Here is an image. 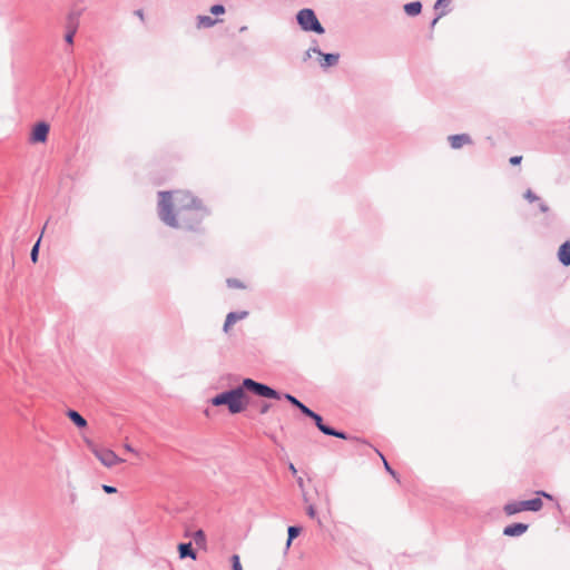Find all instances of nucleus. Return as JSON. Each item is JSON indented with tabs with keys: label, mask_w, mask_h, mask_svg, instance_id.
I'll list each match as a JSON object with an SVG mask.
<instances>
[{
	"label": "nucleus",
	"mask_w": 570,
	"mask_h": 570,
	"mask_svg": "<svg viewBox=\"0 0 570 570\" xmlns=\"http://www.w3.org/2000/svg\"><path fill=\"white\" fill-rule=\"evenodd\" d=\"M523 196L529 203L540 202V197L537 196L531 189H527Z\"/></svg>",
	"instance_id": "nucleus-25"
},
{
	"label": "nucleus",
	"mask_w": 570,
	"mask_h": 570,
	"mask_svg": "<svg viewBox=\"0 0 570 570\" xmlns=\"http://www.w3.org/2000/svg\"><path fill=\"white\" fill-rule=\"evenodd\" d=\"M219 19H214L209 16H198L197 17V28H210L219 22Z\"/></svg>",
	"instance_id": "nucleus-17"
},
{
	"label": "nucleus",
	"mask_w": 570,
	"mask_h": 570,
	"mask_svg": "<svg viewBox=\"0 0 570 570\" xmlns=\"http://www.w3.org/2000/svg\"><path fill=\"white\" fill-rule=\"evenodd\" d=\"M238 386L242 389L243 393L248 391L257 396L274 400H279L282 397V394L275 389L268 386L267 384L257 382L250 377L244 379L242 384Z\"/></svg>",
	"instance_id": "nucleus-4"
},
{
	"label": "nucleus",
	"mask_w": 570,
	"mask_h": 570,
	"mask_svg": "<svg viewBox=\"0 0 570 570\" xmlns=\"http://www.w3.org/2000/svg\"><path fill=\"white\" fill-rule=\"evenodd\" d=\"M248 316L247 311H239V312H230L227 314L223 331L225 333H228L229 327L235 324L237 321L244 320Z\"/></svg>",
	"instance_id": "nucleus-12"
},
{
	"label": "nucleus",
	"mask_w": 570,
	"mask_h": 570,
	"mask_svg": "<svg viewBox=\"0 0 570 570\" xmlns=\"http://www.w3.org/2000/svg\"><path fill=\"white\" fill-rule=\"evenodd\" d=\"M193 539L195 541V543L197 546H204L206 543V535H205V532L203 530H197L194 535H193Z\"/></svg>",
	"instance_id": "nucleus-22"
},
{
	"label": "nucleus",
	"mask_w": 570,
	"mask_h": 570,
	"mask_svg": "<svg viewBox=\"0 0 570 570\" xmlns=\"http://www.w3.org/2000/svg\"><path fill=\"white\" fill-rule=\"evenodd\" d=\"M326 435L335 436V438H338V439H342V440H350L351 439V436L347 433H345L343 431H340V430H336V429H334L332 426L327 430Z\"/></svg>",
	"instance_id": "nucleus-21"
},
{
	"label": "nucleus",
	"mask_w": 570,
	"mask_h": 570,
	"mask_svg": "<svg viewBox=\"0 0 570 570\" xmlns=\"http://www.w3.org/2000/svg\"><path fill=\"white\" fill-rule=\"evenodd\" d=\"M376 452H377V454L381 456V459L383 461L385 471L387 473H390L397 482H400L397 473L395 472V470L392 469L390 463L386 461L385 456L379 450H376Z\"/></svg>",
	"instance_id": "nucleus-20"
},
{
	"label": "nucleus",
	"mask_w": 570,
	"mask_h": 570,
	"mask_svg": "<svg viewBox=\"0 0 570 570\" xmlns=\"http://www.w3.org/2000/svg\"><path fill=\"white\" fill-rule=\"evenodd\" d=\"M298 410L301 411L302 414H304L307 417H311L312 414L314 413V411L306 406L304 403L299 405Z\"/></svg>",
	"instance_id": "nucleus-28"
},
{
	"label": "nucleus",
	"mask_w": 570,
	"mask_h": 570,
	"mask_svg": "<svg viewBox=\"0 0 570 570\" xmlns=\"http://www.w3.org/2000/svg\"><path fill=\"white\" fill-rule=\"evenodd\" d=\"M94 453L96 455V458L105 465V466H108V468H111L114 465H116L117 463L121 462L122 460H120L117 454L109 450V449H96L94 450Z\"/></svg>",
	"instance_id": "nucleus-8"
},
{
	"label": "nucleus",
	"mask_w": 570,
	"mask_h": 570,
	"mask_svg": "<svg viewBox=\"0 0 570 570\" xmlns=\"http://www.w3.org/2000/svg\"><path fill=\"white\" fill-rule=\"evenodd\" d=\"M178 553L180 559L190 558L195 560L197 558V553L194 550L191 542H184L178 544Z\"/></svg>",
	"instance_id": "nucleus-14"
},
{
	"label": "nucleus",
	"mask_w": 570,
	"mask_h": 570,
	"mask_svg": "<svg viewBox=\"0 0 570 570\" xmlns=\"http://www.w3.org/2000/svg\"><path fill=\"white\" fill-rule=\"evenodd\" d=\"M537 493H538L539 495H543V497H546V498H548V499H551V495H550L549 493L544 492V491H538Z\"/></svg>",
	"instance_id": "nucleus-41"
},
{
	"label": "nucleus",
	"mask_w": 570,
	"mask_h": 570,
	"mask_svg": "<svg viewBox=\"0 0 570 570\" xmlns=\"http://www.w3.org/2000/svg\"><path fill=\"white\" fill-rule=\"evenodd\" d=\"M450 4V0H436L435 4H434V9L435 10H439L441 8H445Z\"/></svg>",
	"instance_id": "nucleus-30"
},
{
	"label": "nucleus",
	"mask_w": 570,
	"mask_h": 570,
	"mask_svg": "<svg viewBox=\"0 0 570 570\" xmlns=\"http://www.w3.org/2000/svg\"><path fill=\"white\" fill-rule=\"evenodd\" d=\"M245 399L246 394L239 386H236L216 394L210 399V403L214 406L226 405L230 414H238L246 409Z\"/></svg>",
	"instance_id": "nucleus-2"
},
{
	"label": "nucleus",
	"mask_w": 570,
	"mask_h": 570,
	"mask_svg": "<svg viewBox=\"0 0 570 570\" xmlns=\"http://www.w3.org/2000/svg\"><path fill=\"white\" fill-rule=\"evenodd\" d=\"M404 11L410 17L417 16L422 11V3L420 1L409 2L404 6Z\"/></svg>",
	"instance_id": "nucleus-16"
},
{
	"label": "nucleus",
	"mask_w": 570,
	"mask_h": 570,
	"mask_svg": "<svg viewBox=\"0 0 570 570\" xmlns=\"http://www.w3.org/2000/svg\"><path fill=\"white\" fill-rule=\"evenodd\" d=\"M449 141L453 149H459L464 145L472 144V139L469 134L451 135V136H449Z\"/></svg>",
	"instance_id": "nucleus-11"
},
{
	"label": "nucleus",
	"mask_w": 570,
	"mask_h": 570,
	"mask_svg": "<svg viewBox=\"0 0 570 570\" xmlns=\"http://www.w3.org/2000/svg\"><path fill=\"white\" fill-rule=\"evenodd\" d=\"M284 399L286 401H288L294 407L298 409L299 405L303 403L301 402L297 397H295L294 395L289 394V393H285L284 394Z\"/></svg>",
	"instance_id": "nucleus-24"
},
{
	"label": "nucleus",
	"mask_w": 570,
	"mask_h": 570,
	"mask_svg": "<svg viewBox=\"0 0 570 570\" xmlns=\"http://www.w3.org/2000/svg\"><path fill=\"white\" fill-rule=\"evenodd\" d=\"M445 14H446V10H444V9H443V10H441V11L438 13V16L432 20V22H431V28H434V26L436 24L438 20H439L440 18H442L443 16H445Z\"/></svg>",
	"instance_id": "nucleus-31"
},
{
	"label": "nucleus",
	"mask_w": 570,
	"mask_h": 570,
	"mask_svg": "<svg viewBox=\"0 0 570 570\" xmlns=\"http://www.w3.org/2000/svg\"><path fill=\"white\" fill-rule=\"evenodd\" d=\"M225 7L223 4H214L210 8V12L214 14V16H219V14H223L225 13Z\"/></svg>",
	"instance_id": "nucleus-27"
},
{
	"label": "nucleus",
	"mask_w": 570,
	"mask_h": 570,
	"mask_svg": "<svg viewBox=\"0 0 570 570\" xmlns=\"http://www.w3.org/2000/svg\"><path fill=\"white\" fill-rule=\"evenodd\" d=\"M271 409V404L269 403H263L261 409H259V413L261 414H266Z\"/></svg>",
	"instance_id": "nucleus-35"
},
{
	"label": "nucleus",
	"mask_w": 570,
	"mask_h": 570,
	"mask_svg": "<svg viewBox=\"0 0 570 570\" xmlns=\"http://www.w3.org/2000/svg\"><path fill=\"white\" fill-rule=\"evenodd\" d=\"M102 490L108 493V494H112V493H116L117 492V489L112 485H107V484H104L102 485Z\"/></svg>",
	"instance_id": "nucleus-32"
},
{
	"label": "nucleus",
	"mask_w": 570,
	"mask_h": 570,
	"mask_svg": "<svg viewBox=\"0 0 570 570\" xmlns=\"http://www.w3.org/2000/svg\"><path fill=\"white\" fill-rule=\"evenodd\" d=\"M306 512L309 518L316 517V510H315L314 505H308Z\"/></svg>",
	"instance_id": "nucleus-34"
},
{
	"label": "nucleus",
	"mask_w": 570,
	"mask_h": 570,
	"mask_svg": "<svg viewBox=\"0 0 570 570\" xmlns=\"http://www.w3.org/2000/svg\"><path fill=\"white\" fill-rule=\"evenodd\" d=\"M521 160H522V156H512L509 161L511 165L515 166V165H519L521 163Z\"/></svg>",
	"instance_id": "nucleus-33"
},
{
	"label": "nucleus",
	"mask_w": 570,
	"mask_h": 570,
	"mask_svg": "<svg viewBox=\"0 0 570 570\" xmlns=\"http://www.w3.org/2000/svg\"><path fill=\"white\" fill-rule=\"evenodd\" d=\"M81 16V10H71L67 17L66 29L67 32L65 35V40L67 43H73V37L79 27V18Z\"/></svg>",
	"instance_id": "nucleus-6"
},
{
	"label": "nucleus",
	"mask_w": 570,
	"mask_h": 570,
	"mask_svg": "<svg viewBox=\"0 0 570 570\" xmlns=\"http://www.w3.org/2000/svg\"><path fill=\"white\" fill-rule=\"evenodd\" d=\"M558 259L563 266H570V240L560 245L558 249Z\"/></svg>",
	"instance_id": "nucleus-13"
},
{
	"label": "nucleus",
	"mask_w": 570,
	"mask_h": 570,
	"mask_svg": "<svg viewBox=\"0 0 570 570\" xmlns=\"http://www.w3.org/2000/svg\"><path fill=\"white\" fill-rule=\"evenodd\" d=\"M538 203H539V209H540V212H542V213H547V212H549V206H548L544 202H542V200L540 199V202H538Z\"/></svg>",
	"instance_id": "nucleus-36"
},
{
	"label": "nucleus",
	"mask_w": 570,
	"mask_h": 570,
	"mask_svg": "<svg viewBox=\"0 0 570 570\" xmlns=\"http://www.w3.org/2000/svg\"><path fill=\"white\" fill-rule=\"evenodd\" d=\"M68 419L79 429H83L87 426V420L76 410L69 409L66 412Z\"/></svg>",
	"instance_id": "nucleus-15"
},
{
	"label": "nucleus",
	"mask_w": 570,
	"mask_h": 570,
	"mask_svg": "<svg viewBox=\"0 0 570 570\" xmlns=\"http://www.w3.org/2000/svg\"><path fill=\"white\" fill-rule=\"evenodd\" d=\"M232 568L233 570H243L238 554L232 556Z\"/></svg>",
	"instance_id": "nucleus-26"
},
{
	"label": "nucleus",
	"mask_w": 570,
	"mask_h": 570,
	"mask_svg": "<svg viewBox=\"0 0 570 570\" xmlns=\"http://www.w3.org/2000/svg\"><path fill=\"white\" fill-rule=\"evenodd\" d=\"M309 419H312V420L314 421L315 425L317 426V429H318L323 434H325V435H326L327 430H328L331 426L324 423L323 417H322L318 413L314 412Z\"/></svg>",
	"instance_id": "nucleus-19"
},
{
	"label": "nucleus",
	"mask_w": 570,
	"mask_h": 570,
	"mask_svg": "<svg viewBox=\"0 0 570 570\" xmlns=\"http://www.w3.org/2000/svg\"><path fill=\"white\" fill-rule=\"evenodd\" d=\"M50 127L47 122L40 121L35 125L30 140L32 142H45L48 139Z\"/></svg>",
	"instance_id": "nucleus-9"
},
{
	"label": "nucleus",
	"mask_w": 570,
	"mask_h": 570,
	"mask_svg": "<svg viewBox=\"0 0 570 570\" xmlns=\"http://www.w3.org/2000/svg\"><path fill=\"white\" fill-rule=\"evenodd\" d=\"M296 21L303 31L315 32L317 35H323L325 32L324 27L320 22L313 9L304 8L299 10L296 13Z\"/></svg>",
	"instance_id": "nucleus-3"
},
{
	"label": "nucleus",
	"mask_w": 570,
	"mask_h": 570,
	"mask_svg": "<svg viewBox=\"0 0 570 570\" xmlns=\"http://www.w3.org/2000/svg\"><path fill=\"white\" fill-rule=\"evenodd\" d=\"M158 215L163 223L173 228L198 230L209 210L200 199L189 191H159Z\"/></svg>",
	"instance_id": "nucleus-1"
},
{
	"label": "nucleus",
	"mask_w": 570,
	"mask_h": 570,
	"mask_svg": "<svg viewBox=\"0 0 570 570\" xmlns=\"http://www.w3.org/2000/svg\"><path fill=\"white\" fill-rule=\"evenodd\" d=\"M288 469H289V471H291L294 475L297 473V470H296V468H295V465H294L293 463H289V464H288Z\"/></svg>",
	"instance_id": "nucleus-38"
},
{
	"label": "nucleus",
	"mask_w": 570,
	"mask_h": 570,
	"mask_svg": "<svg viewBox=\"0 0 570 570\" xmlns=\"http://www.w3.org/2000/svg\"><path fill=\"white\" fill-rule=\"evenodd\" d=\"M312 53L313 50H312V47H309L306 51H305V55H304V61H306L307 59H309L312 57Z\"/></svg>",
	"instance_id": "nucleus-37"
},
{
	"label": "nucleus",
	"mask_w": 570,
	"mask_h": 570,
	"mask_svg": "<svg viewBox=\"0 0 570 570\" xmlns=\"http://www.w3.org/2000/svg\"><path fill=\"white\" fill-rule=\"evenodd\" d=\"M302 531V528L298 525H291L287 529V541H286V549H288L293 542L294 539H296Z\"/></svg>",
	"instance_id": "nucleus-18"
},
{
	"label": "nucleus",
	"mask_w": 570,
	"mask_h": 570,
	"mask_svg": "<svg viewBox=\"0 0 570 570\" xmlns=\"http://www.w3.org/2000/svg\"><path fill=\"white\" fill-rule=\"evenodd\" d=\"M227 284H228L229 287H236V288H243L244 287L242 282L236 279V278H228L227 279Z\"/></svg>",
	"instance_id": "nucleus-29"
},
{
	"label": "nucleus",
	"mask_w": 570,
	"mask_h": 570,
	"mask_svg": "<svg viewBox=\"0 0 570 570\" xmlns=\"http://www.w3.org/2000/svg\"><path fill=\"white\" fill-rule=\"evenodd\" d=\"M313 43L314 46H312V50L318 56V63L321 68L327 69L338 63L340 53H325L318 48L316 40H314Z\"/></svg>",
	"instance_id": "nucleus-7"
},
{
	"label": "nucleus",
	"mask_w": 570,
	"mask_h": 570,
	"mask_svg": "<svg viewBox=\"0 0 570 570\" xmlns=\"http://www.w3.org/2000/svg\"><path fill=\"white\" fill-rule=\"evenodd\" d=\"M126 450L127 451H134L130 445H128V444L126 445Z\"/></svg>",
	"instance_id": "nucleus-42"
},
{
	"label": "nucleus",
	"mask_w": 570,
	"mask_h": 570,
	"mask_svg": "<svg viewBox=\"0 0 570 570\" xmlns=\"http://www.w3.org/2000/svg\"><path fill=\"white\" fill-rule=\"evenodd\" d=\"M529 525L527 523H511L503 529L505 537H520L527 532Z\"/></svg>",
	"instance_id": "nucleus-10"
},
{
	"label": "nucleus",
	"mask_w": 570,
	"mask_h": 570,
	"mask_svg": "<svg viewBox=\"0 0 570 570\" xmlns=\"http://www.w3.org/2000/svg\"><path fill=\"white\" fill-rule=\"evenodd\" d=\"M543 501L541 498H533L523 501H511L504 504L503 511L507 515H513L522 511L538 512L542 509Z\"/></svg>",
	"instance_id": "nucleus-5"
},
{
	"label": "nucleus",
	"mask_w": 570,
	"mask_h": 570,
	"mask_svg": "<svg viewBox=\"0 0 570 570\" xmlns=\"http://www.w3.org/2000/svg\"><path fill=\"white\" fill-rule=\"evenodd\" d=\"M297 484H298V487H299L301 489H303V487H304V480H303V478H302V476H298V478H297Z\"/></svg>",
	"instance_id": "nucleus-40"
},
{
	"label": "nucleus",
	"mask_w": 570,
	"mask_h": 570,
	"mask_svg": "<svg viewBox=\"0 0 570 570\" xmlns=\"http://www.w3.org/2000/svg\"><path fill=\"white\" fill-rule=\"evenodd\" d=\"M40 240H41V237L36 242V244L32 246L31 252H30V258L33 263H37V261H38Z\"/></svg>",
	"instance_id": "nucleus-23"
},
{
	"label": "nucleus",
	"mask_w": 570,
	"mask_h": 570,
	"mask_svg": "<svg viewBox=\"0 0 570 570\" xmlns=\"http://www.w3.org/2000/svg\"><path fill=\"white\" fill-rule=\"evenodd\" d=\"M135 14L138 16L141 20H144V11L141 9L136 10Z\"/></svg>",
	"instance_id": "nucleus-39"
}]
</instances>
